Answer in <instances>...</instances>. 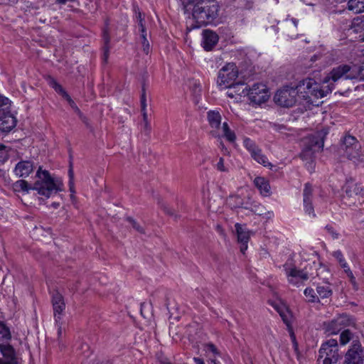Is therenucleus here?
<instances>
[{
	"instance_id": "32",
	"label": "nucleus",
	"mask_w": 364,
	"mask_h": 364,
	"mask_svg": "<svg viewBox=\"0 0 364 364\" xmlns=\"http://www.w3.org/2000/svg\"><path fill=\"white\" fill-rule=\"evenodd\" d=\"M68 102V104L70 105V106L71 107V108L74 110V112L79 116V117L80 118V119L82 121V122H85V119H86V117L83 115V114L82 113V112L80 111V109L78 108V107L77 106V105L75 104V102L72 100V98L70 97V96L67 94L65 95V96L63 97Z\"/></svg>"
},
{
	"instance_id": "39",
	"label": "nucleus",
	"mask_w": 364,
	"mask_h": 364,
	"mask_svg": "<svg viewBox=\"0 0 364 364\" xmlns=\"http://www.w3.org/2000/svg\"><path fill=\"white\" fill-rule=\"evenodd\" d=\"M352 339V333L350 330L346 329L342 331L340 335V342L341 345H346Z\"/></svg>"
},
{
	"instance_id": "51",
	"label": "nucleus",
	"mask_w": 364,
	"mask_h": 364,
	"mask_svg": "<svg viewBox=\"0 0 364 364\" xmlns=\"http://www.w3.org/2000/svg\"><path fill=\"white\" fill-rule=\"evenodd\" d=\"M141 111L142 112L144 122H148V117H147L146 109H141Z\"/></svg>"
},
{
	"instance_id": "45",
	"label": "nucleus",
	"mask_w": 364,
	"mask_h": 364,
	"mask_svg": "<svg viewBox=\"0 0 364 364\" xmlns=\"http://www.w3.org/2000/svg\"><path fill=\"white\" fill-rule=\"evenodd\" d=\"M205 349H206V351L211 352L214 355H218L219 354V351H218V348H216V346L214 344L211 343H207L205 345Z\"/></svg>"
},
{
	"instance_id": "37",
	"label": "nucleus",
	"mask_w": 364,
	"mask_h": 364,
	"mask_svg": "<svg viewBox=\"0 0 364 364\" xmlns=\"http://www.w3.org/2000/svg\"><path fill=\"white\" fill-rule=\"evenodd\" d=\"M302 160L308 161L307 163L311 166L313 164L314 153L310 149H306L300 154Z\"/></svg>"
},
{
	"instance_id": "9",
	"label": "nucleus",
	"mask_w": 364,
	"mask_h": 364,
	"mask_svg": "<svg viewBox=\"0 0 364 364\" xmlns=\"http://www.w3.org/2000/svg\"><path fill=\"white\" fill-rule=\"evenodd\" d=\"M353 319L347 314H341L329 322H325L326 332L328 334H337L343 328L353 324Z\"/></svg>"
},
{
	"instance_id": "52",
	"label": "nucleus",
	"mask_w": 364,
	"mask_h": 364,
	"mask_svg": "<svg viewBox=\"0 0 364 364\" xmlns=\"http://www.w3.org/2000/svg\"><path fill=\"white\" fill-rule=\"evenodd\" d=\"M193 360L196 364H205L204 360L200 358H194Z\"/></svg>"
},
{
	"instance_id": "16",
	"label": "nucleus",
	"mask_w": 364,
	"mask_h": 364,
	"mask_svg": "<svg viewBox=\"0 0 364 364\" xmlns=\"http://www.w3.org/2000/svg\"><path fill=\"white\" fill-rule=\"evenodd\" d=\"M202 46L206 51L212 50L218 42V35L210 29H205L202 33Z\"/></svg>"
},
{
	"instance_id": "31",
	"label": "nucleus",
	"mask_w": 364,
	"mask_h": 364,
	"mask_svg": "<svg viewBox=\"0 0 364 364\" xmlns=\"http://www.w3.org/2000/svg\"><path fill=\"white\" fill-rule=\"evenodd\" d=\"M355 144H360L355 136L346 135L342 141L341 149L343 151L347 148L355 146Z\"/></svg>"
},
{
	"instance_id": "64",
	"label": "nucleus",
	"mask_w": 364,
	"mask_h": 364,
	"mask_svg": "<svg viewBox=\"0 0 364 364\" xmlns=\"http://www.w3.org/2000/svg\"><path fill=\"white\" fill-rule=\"evenodd\" d=\"M346 0H337L338 3H342L343 1H345Z\"/></svg>"
},
{
	"instance_id": "5",
	"label": "nucleus",
	"mask_w": 364,
	"mask_h": 364,
	"mask_svg": "<svg viewBox=\"0 0 364 364\" xmlns=\"http://www.w3.org/2000/svg\"><path fill=\"white\" fill-rule=\"evenodd\" d=\"M318 362L322 364H335L340 358L338 342L329 339L323 343L318 352Z\"/></svg>"
},
{
	"instance_id": "13",
	"label": "nucleus",
	"mask_w": 364,
	"mask_h": 364,
	"mask_svg": "<svg viewBox=\"0 0 364 364\" xmlns=\"http://www.w3.org/2000/svg\"><path fill=\"white\" fill-rule=\"evenodd\" d=\"M0 364H18L16 350L9 342L0 343Z\"/></svg>"
},
{
	"instance_id": "58",
	"label": "nucleus",
	"mask_w": 364,
	"mask_h": 364,
	"mask_svg": "<svg viewBox=\"0 0 364 364\" xmlns=\"http://www.w3.org/2000/svg\"><path fill=\"white\" fill-rule=\"evenodd\" d=\"M291 21L294 23V26L296 27L298 25V20H296V18H291Z\"/></svg>"
},
{
	"instance_id": "47",
	"label": "nucleus",
	"mask_w": 364,
	"mask_h": 364,
	"mask_svg": "<svg viewBox=\"0 0 364 364\" xmlns=\"http://www.w3.org/2000/svg\"><path fill=\"white\" fill-rule=\"evenodd\" d=\"M217 168L220 171H225V168L224 166V160L223 158H220L219 161L217 164Z\"/></svg>"
},
{
	"instance_id": "28",
	"label": "nucleus",
	"mask_w": 364,
	"mask_h": 364,
	"mask_svg": "<svg viewBox=\"0 0 364 364\" xmlns=\"http://www.w3.org/2000/svg\"><path fill=\"white\" fill-rule=\"evenodd\" d=\"M316 292L318 298L320 297L321 299L329 298L333 294V291L329 283L318 284L316 287Z\"/></svg>"
},
{
	"instance_id": "54",
	"label": "nucleus",
	"mask_w": 364,
	"mask_h": 364,
	"mask_svg": "<svg viewBox=\"0 0 364 364\" xmlns=\"http://www.w3.org/2000/svg\"><path fill=\"white\" fill-rule=\"evenodd\" d=\"M210 133L213 137L220 138V134H218L217 130H211Z\"/></svg>"
},
{
	"instance_id": "46",
	"label": "nucleus",
	"mask_w": 364,
	"mask_h": 364,
	"mask_svg": "<svg viewBox=\"0 0 364 364\" xmlns=\"http://www.w3.org/2000/svg\"><path fill=\"white\" fill-rule=\"evenodd\" d=\"M360 65H359L360 74H359V80L364 81V54L363 57L360 59Z\"/></svg>"
},
{
	"instance_id": "18",
	"label": "nucleus",
	"mask_w": 364,
	"mask_h": 364,
	"mask_svg": "<svg viewBox=\"0 0 364 364\" xmlns=\"http://www.w3.org/2000/svg\"><path fill=\"white\" fill-rule=\"evenodd\" d=\"M313 198V188L312 186L307 183L304 186L303 191V203L304 206L305 212L309 215H312L313 217L316 216L314 213V206L312 205Z\"/></svg>"
},
{
	"instance_id": "19",
	"label": "nucleus",
	"mask_w": 364,
	"mask_h": 364,
	"mask_svg": "<svg viewBox=\"0 0 364 364\" xmlns=\"http://www.w3.org/2000/svg\"><path fill=\"white\" fill-rule=\"evenodd\" d=\"M235 226L237 235V241L241 245L240 251L242 253L245 254L250 238V232L240 223H236Z\"/></svg>"
},
{
	"instance_id": "1",
	"label": "nucleus",
	"mask_w": 364,
	"mask_h": 364,
	"mask_svg": "<svg viewBox=\"0 0 364 364\" xmlns=\"http://www.w3.org/2000/svg\"><path fill=\"white\" fill-rule=\"evenodd\" d=\"M36 177L38 178L33 186H31L25 180H18L13 183V189L15 192L28 193L30 190H35L38 194L49 198L53 193H57L63 191V183L60 181H55L52 178L46 170L42 171L39 167L36 172Z\"/></svg>"
},
{
	"instance_id": "22",
	"label": "nucleus",
	"mask_w": 364,
	"mask_h": 364,
	"mask_svg": "<svg viewBox=\"0 0 364 364\" xmlns=\"http://www.w3.org/2000/svg\"><path fill=\"white\" fill-rule=\"evenodd\" d=\"M16 125V119L10 112L0 114V132L8 133Z\"/></svg>"
},
{
	"instance_id": "8",
	"label": "nucleus",
	"mask_w": 364,
	"mask_h": 364,
	"mask_svg": "<svg viewBox=\"0 0 364 364\" xmlns=\"http://www.w3.org/2000/svg\"><path fill=\"white\" fill-rule=\"evenodd\" d=\"M247 95L250 100L257 105L267 102L269 97L267 86L262 83H255L250 89H247Z\"/></svg>"
},
{
	"instance_id": "26",
	"label": "nucleus",
	"mask_w": 364,
	"mask_h": 364,
	"mask_svg": "<svg viewBox=\"0 0 364 364\" xmlns=\"http://www.w3.org/2000/svg\"><path fill=\"white\" fill-rule=\"evenodd\" d=\"M209 125L213 129H219L221 124V116L218 111L210 110L207 112Z\"/></svg>"
},
{
	"instance_id": "17",
	"label": "nucleus",
	"mask_w": 364,
	"mask_h": 364,
	"mask_svg": "<svg viewBox=\"0 0 364 364\" xmlns=\"http://www.w3.org/2000/svg\"><path fill=\"white\" fill-rule=\"evenodd\" d=\"M285 273L290 283L296 284L299 280H307L308 274L304 270L297 269L296 267L290 268L287 263L284 264Z\"/></svg>"
},
{
	"instance_id": "61",
	"label": "nucleus",
	"mask_w": 364,
	"mask_h": 364,
	"mask_svg": "<svg viewBox=\"0 0 364 364\" xmlns=\"http://www.w3.org/2000/svg\"><path fill=\"white\" fill-rule=\"evenodd\" d=\"M83 122V123H85V125H86L87 127H89L88 119H87V117H86L85 121V122Z\"/></svg>"
},
{
	"instance_id": "23",
	"label": "nucleus",
	"mask_w": 364,
	"mask_h": 364,
	"mask_svg": "<svg viewBox=\"0 0 364 364\" xmlns=\"http://www.w3.org/2000/svg\"><path fill=\"white\" fill-rule=\"evenodd\" d=\"M343 188L346 196L348 198H353L354 196L363 195L364 191L363 188L359 184L354 183L351 178L346 179Z\"/></svg>"
},
{
	"instance_id": "21",
	"label": "nucleus",
	"mask_w": 364,
	"mask_h": 364,
	"mask_svg": "<svg viewBox=\"0 0 364 364\" xmlns=\"http://www.w3.org/2000/svg\"><path fill=\"white\" fill-rule=\"evenodd\" d=\"M334 257H336L342 268L344 269L345 272L347 274L350 279V282L352 284L354 289H358V284L356 282L355 277H354L352 271L350 269L347 262H346L342 252L340 250L335 251L333 253Z\"/></svg>"
},
{
	"instance_id": "49",
	"label": "nucleus",
	"mask_w": 364,
	"mask_h": 364,
	"mask_svg": "<svg viewBox=\"0 0 364 364\" xmlns=\"http://www.w3.org/2000/svg\"><path fill=\"white\" fill-rule=\"evenodd\" d=\"M159 360L161 364H172L166 358H159Z\"/></svg>"
},
{
	"instance_id": "57",
	"label": "nucleus",
	"mask_w": 364,
	"mask_h": 364,
	"mask_svg": "<svg viewBox=\"0 0 364 364\" xmlns=\"http://www.w3.org/2000/svg\"><path fill=\"white\" fill-rule=\"evenodd\" d=\"M51 206L54 208H58L60 206L59 203L54 202L51 204Z\"/></svg>"
},
{
	"instance_id": "59",
	"label": "nucleus",
	"mask_w": 364,
	"mask_h": 364,
	"mask_svg": "<svg viewBox=\"0 0 364 364\" xmlns=\"http://www.w3.org/2000/svg\"><path fill=\"white\" fill-rule=\"evenodd\" d=\"M291 337H292V339H293V342L294 343V345L296 346H297V343L296 342V338H295L293 332H291Z\"/></svg>"
},
{
	"instance_id": "63",
	"label": "nucleus",
	"mask_w": 364,
	"mask_h": 364,
	"mask_svg": "<svg viewBox=\"0 0 364 364\" xmlns=\"http://www.w3.org/2000/svg\"><path fill=\"white\" fill-rule=\"evenodd\" d=\"M211 363L213 364H216V360L215 359L211 360Z\"/></svg>"
},
{
	"instance_id": "60",
	"label": "nucleus",
	"mask_w": 364,
	"mask_h": 364,
	"mask_svg": "<svg viewBox=\"0 0 364 364\" xmlns=\"http://www.w3.org/2000/svg\"><path fill=\"white\" fill-rule=\"evenodd\" d=\"M359 38L362 42H364V33L359 36Z\"/></svg>"
},
{
	"instance_id": "7",
	"label": "nucleus",
	"mask_w": 364,
	"mask_h": 364,
	"mask_svg": "<svg viewBox=\"0 0 364 364\" xmlns=\"http://www.w3.org/2000/svg\"><path fill=\"white\" fill-rule=\"evenodd\" d=\"M343 364H364V347L359 341H353L344 356Z\"/></svg>"
},
{
	"instance_id": "33",
	"label": "nucleus",
	"mask_w": 364,
	"mask_h": 364,
	"mask_svg": "<svg viewBox=\"0 0 364 364\" xmlns=\"http://www.w3.org/2000/svg\"><path fill=\"white\" fill-rule=\"evenodd\" d=\"M223 136L230 142H234L236 139V136L234 132H232L227 122L223 124Z\"/></svg>"
},
{
	"instance_id": "25",
	"label": "nucleus",
	"mask_w": 364,
	"mask_h": 364,
	"mask_svg": "<svg viewBox=\"0 0 364 364\" xmlns=\"http://www.w3.org/2000/svg\"><path fill=\"white\" fill-rule=\"evenodd\" d=\"M255 186L259 190L262 195L267 196L270 194V186L267 180L263 177H256Z\"/></svg>"
},
{
	"instance_id": "35",
	"label": "nucleus",
	"mask_w": 364,
	"mask_h": 364,
	"mask_svg": "<svg viewBox=\"0 0 364 364\" xmlns=\"http://www.w3.org/2000/svg\"><path fill=\"white\" fill-rule=\"evenodd\" d=\"M304 294L308 298L309 302H319V298L312 288L305 289Z\"/></svg>"
},
{
	"instance_id": "2",
	"label": "nucleus",
	"mask_w": 364,
	"mask_h": 364,
	"mask_svg": "<svg viewBox=\"0 0 364 364\" xmlns=\"http://www.w3.org/2000/svg\"><path fill=\"white\" fill-rule=\"evenodd\" d=\"M220 6L215 0H198L192 9V16L196 24L187 27V30L200 28L203 26L214 23L218 18Z\"/></svg>"
},
{
	"instance_id": "43",
	"label": "nucleus",
	"mask_w": 364,
	"mask_h": 364,
	"mask_svg": "<svg viewBox=\"0 0 364 364\" xmlns=\"http://www.w3.org/2000/svg\"><path fill=\"white\" fill-rule=\"evenodd\" d=\"M6 146L4 144H0V163L5 162L8 159Z\"/></svg>"
},
{
	"instance_id": "44",
	"label": "nucleus",
	"mask_w": 364,
	"mask_h": 364,
	"mask_svg": "<svg viewBox=\"0 0 364 364\" xmlns=\"http://www.w3.org/2000/svg\"><path fill=\"white\" fill-rule=\"evenodd\" d=\"M141 109H144L146 108V90L145 85H142L141 95Z\"/></svg>"
},
{
	"instance_id": "36",
	"label": "nucleus",
	"mask_w": 364,
	"mask_h": 364,
	"mask_svg": "<svg viewBox=\"0 0 364 364\" xmlns=\"http://www.w3.org/2000/svg\"><path fill=\"white\" fill-rule=\"evenodd\" d=\"M49 85L63 97L65 96L68 92L63 89V87L53 78H50Z\"/></svg>"
},
{
	"instance_id": "40",
	"label": "nucleus",
	"mask_w": 364,
	"mask_h": 364,
	"mask_svg": "<svg viewBox=\"0 0 364 364\" xmlns=\"http://www.w3.org/2000/svg\"><path fill=\"white\" fill-rule=\"evenodd\" d=\"M127 220L132 225V228L141 234H144V228L132 217H127Z\"/></svg>"
},
{
	"instance_id": "38",
	"label": "nucleus",
	"mask_w": 364,
	"mask_h": 364,
	"mask_svg": "<svg viewBox=\"0 0 364 364\" xmlns=\"http://www.w3.org/2000/svg\"><path fill=\"white\" fill-rule=\"evenodd\" d=\"M9 100L6 97L0 96V114L9 112Z\"/></svg>"
},
{
	"instance_id": "29",
	"label": "nucleus",
	"mask_w": 364,
	"mask_h": 364,
	"mask_svg": "<svg viewBox=\"0 0 364 364\" xmlns=\"http://www.w3.org/2000/svg\"><path fill=\"white\" fill-rule=\"evenodd\" d=\"M11 338L10 328L4 321H0V343H8Z\"/></svg>"
},
{
	"instance_id": "3",
	"label": "nucleus",
	"mask_w": 364,
	"mask_h": 364,
	"mask_svg": "<svg viewBox=\"0 0 364 364\" xmlns=\"http://www.w3.org/2000/svg\"><path fill=\"white\" fill-rule=\"evenodd\" d=\"M296 87L299 92V98L313 105H318L316 100L325 97L333 90L330 85L323 87L314 79L310 77L299 81Z\"/></svg>"
},
{
	"instance_id": "20",
	"label": "nucleus",
	"mask_w": 364,
	"mask_h": 364,
	"mask_svg": "<svg viewBox=\"0 0 364 364\" xmlns=\"http://www.w3.org/2000/svg\"><path fill=\"white\" fill-rule=\"evenodd\" d=\"M34 165L31 161H21L16 164L14 172L19 178H26L33 171Z\"/></svg>"
},
{
	"instance_id": "12",
	"label": "nucleus",
	"mask_w": 364,
	"mask_h": 364,
	"mask_svg": "<svg viewBox=\"0 0 364 364\" xmlns=\"http://www.w3.org/2000/svg\"><path fill=\"white\" fill-rule=\"evenodd\" d=\"M134 10L135 11L136 23L139 28L143 50L146 54H148L150 50V45L147 40V31L144 25V14L140 11L138 6H134Z\"/></svg>"
},
{
	"instance_id": "42",
	"label": "nucleus",
	"mask_w": 364,
	"mask_h": 364,
	"mask_svg": "<svg viewBox=\"0 0 364 364\" xmlns=\"http://www.w3.org/2000/svg\"><path fill=\"white\" fill-rule=\"evenodd\" d=\"M353 28H360L364 30V15L355 18L353 21Z\"/></svg>"
},
{
	"instance_id": "53",
	"label": "nucleus",
	"mask_w": 364,
	"mask_h": 364,
	"mask_svg": "<svg viewBox=\"0 0 364 364\" xmlns=\"http://www.w3.org/2000/svg\"><path fill=\"white\" fill-rule=\"evenodd\" d=\"M248 205H249L248 202H246V203L241 202V203H240L239 207H241V208H245V209H249L250 207H249Z\"/></svg>"
},
{
	"instance_id": "62",
	"label": "nucleus",
	"mask_w": 364,
	"mask_h": 364,
	"mask_svg": "<svg viewBox=\"0 0 364 364\" xmlns=\"http://www.w3.org/2000/svg\"><path fill=\"white\" fill-rule=\"evenodd\" d=\"M326 134H327V133H326V132H320L318 134H319V136H321V135H322V136H325Z\"/></svg>"
},
{
	"instance_id": "56",
	"label": "nucleus",
	"mask_w": 364,
	"mask_h": 364,
	"mask_svg": "<svg viewBox=\"0 0 364 364\" xmlns=\"http://www.w3.org/2000/svg\"><path fill=\"white\" fill-rule=\"evenodd\" d=\"M58 324V336H60V335L62 333V328H61L60 323Z\"/></svg>"
},
{
	"instance_id": "48",
	"label": "nucleus",
	"mask_w": 364,
	"mask_h": 364,
	"mask_svg": "<svg viewBox=\"0 0 364 364\" xmlns=\"http://www.w3.org/2000/svg\"><path fill=\"white\" fill-rule=\"evenodd\" d=\"M144 131L146 132V134H149L151 130V126L149 122H144Z\"/></svg>"
},
{
	"instance_id": "27",
	"label": "nucleus",
	"mask_w": 364,
	"mask_h": 364,
	"mask_svg": "<svg viewBox=\"0 0 364 364\" xmlns=\"http://www.w3.org/2000/svg\"><path fill=\"white\" fill-rule=\"evenodd\" d=\"M360 149L361 145L355 144V146L343 150L344 155L350 160L360 159L361 156Z\"/></svg>"
},
{
	"instance_id": "24",
	"label": "nucleus",
	"mask_w": 364,
	"mask_h": 364,
	"mask_svg": "<svg viewBox=\"0 0 364 364\" xmlns=\"http://www.w3.org/2000/svg\"><path fill=\"white\" fill-rule=\"evenodd\" d=\"M227 88H229V90L227 92V95L230 98H234L235 95H247V86L244 82H238L232 83L230 85L228 86Z\"/></svg>"
},
{
	"instance_id": "30",
	"label": "nucleus",
	"mask_w": 364,
	"mask_h": 364,
	"mask_svg": "<svg viewBox=\"0 0 364 364\" xmlns=\"http://www.w3.org/2000/svg\"><path fill=\"white\" fill-rule=\"evenodd\" d=\"M348 9L354 14L364 11V0H349L348 2Z\"/></svg>"
},
{
	"instance_id": "55",
	"label": "nucleus",
	"mask_w": 364,
	"mask_h": 364,
	"mask_svg": "<svg viewBox=\"0 0 364 364\" xmlns=\"http://www.w3.org/2000/svg\"><path fill=\"white\" fill-rule=\"evenodd\" d=\"M75 0H56V3L60 4H65L68 1H74Z\"/></svg>"
},
{
	"instance_id": "10",
	"label": "nucleus",
	"mask_w": 364,
	"mask_h": 364,
	"mask_svg": "<svg viewBox=\"0 0 364 364\" xmlns=\"http://www.w3.org/2000/svg\"><path fill=\"white\" fill-rule=\"evenodd\" d=\"M237 70L233 64H228L221 68L218 73L217 83L219 86L227 87L230 85L237 77Z\"/></svg>"
},
{
	"instance_id": "50",
	"label": "nucleus",
	"mask_w": 364,
	"mask_h": 364,
	"mask_svg": "<svg viewBox=\"0 0 364 364\" xmlns=\"http://www.w3.org/2000/svg\"><path fill=\"white\" fill-rule=\"evenodd\" d=\"M163 208L164 210V211L168 214V215H173V210L170 209L169 208L166 207V205H163Z\"/></svg>"
},
{
	"instance_id": "41",
	"label": "nucleus",
	"mask_w": 364,
	"mask_h": 364,
	"mask_svg": "<svg viewBox=\"0 0 364 364\" xmlns=\"http://www.w3.org/2000/svg\"><path fill=\"white\" fill-rule=\"evenodd\" d=\"M102 38H103V41H104V44H105V46H104L105 55H106V54H107V53L108 52V50H109L108 45H109V43L110 41V38H109V32H108V28H105L103 29Z\"/></svg>"
},
{
	"instance_id": "6",
	"label": "nucleus",
	"mask_w": 364,
	"mask_h": 364,
	"mask_svg": "<svg viewBox=\"0 0 364 364\" xmlns=\"http://www.w3.org/2000/svg\"><path fill=\"white\" fill-rule=\"evenodd\" d=\"M297 97L299 92L296 87L285 86L276 92L274 100L282 107H291L296 104Z\"/></svg>"
},
{
	"instance_id": "34",
	"label": "nucleus",
	"mask_w": 364,
	"mask_h": 364,
	"mask_svg": "<svg viewBox=\"0 0 364 364\" xmlns=\"http://www.w3.org/2000/svg\"><path fill=\"white\" fill-rule=\"evenodd\" d=\"M68 176H69V189L70 191L72 193L71 194V198H74V193H75V185H74V171H73V163H70L69 166V170H68Z\"/></svg>"
},
{
	"instance_id": "4",
	"label": "nucleus",
	"mask_w": 364,
	"mask_h": 364,
	"mask_svg": "<svg viewBox=\"0 0 364 364\" xmlns=\"http://www.w3.org/2000/svg\"><path fill=\"white\" fill-rule=\"evenodd\" d=\"M359 65L352 63L348 64H340L334 67L325 78V82L330 80L336 82L339 80H355L359 79Z\"/></svg>"
},
{
	"instance_id": "15",
	"label": "nucleus",
	"mask_w": 364,
	"mask_h": 364,
	"mask_svg": "<svg viewBox=\"0 0 364 364\" xmlns=\"http://www.w3.org/2000/svg\"><path fill=\"white\" fill-rule=\"evenodd\" d=\"M269 304L279 313L283 322L287 326L288 330L291 331L292 314L288 306L283 302L272 301Z\"/></svg>"
},
{
	"instance_id": "11",
	"label": "nucleus",
	"mask_w": 364,
	"mask_h": 364,
	"mask_svg": "<svg viewBox=\"0 0 364 364\" xmlns=\"http://www.w3.org/2000/svg\"><path fill=\"white\" fill-rule=\"evenodd\" d=\"M245 147L250 153L251 156L259 164L264 166L272 168L273 165L268 161L267 158L262 154V150L258 147L255 142L250 138H245L243 141Z\"/></svg>"
},
{
	"instance_id": "14",
	"label": "nucleus",
	"mask_w": 364,
	"mask_h": 364,
	"mask_svg": "<svg viewBox=\"0 0 364 364\" xmlns=\"http://www.w3.org/2000/svg\"><path fill=\"white\" fill-rule=\"evenodd\" d=\"M52 305L54 312V317L56 323H60L61 321V315L65 310V304L64 301V298L61 294H60L58 291H55L52 295Z\"/></svg>"
}]
</instances>
